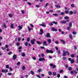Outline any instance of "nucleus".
<instances>
[{
  "mask_svg": "<svg viewBox=\"0 0 78 78\" xmlns=\"http://www.w3.org/2000/svg\"><path fill=\"white\" fill-rule=\"evenodd\" d=\"M64 78H68V77L66 76H65L64 77Z\"/></svg>",
  "mask_w": 78,
  "mask_h": 78,
  "instance_id": "774afa93",
  "label": "nucleus"
},
{
  "mask_svg": "<svg viewBox=\"0 0 78 78\" xmlns=\"http://www.w3.org/2000/svg\"><path fill=\"white\" fill-rule=\"evenodd\" d=\"M11 54H12V52H10L9 53H8V55H11Z\"/></svg>",
  "mask_w": 78,
  "mask_h": 78,
  "instance_id": "338daca9",
  "label": "nucleus"
},
{
  "mask_svg": "<svg viewBox=\"0 0 78 78\" xmlns=\"http://www.w3.org/2000/svg\"><path fill=\"white\" fill-rule=\"evenodd\" d=\"M22 56H23V57H24L25 56V54L24 53H22Z\"/></svg>",
  "mask_w": 78,
  "mask_h": 78,
  "instance_id": "c756f323",
  "label": "nucleus"
},
{
  "mask_svg": "<svg viewBox=\"0 0 78 78\" xmlns=\"http://www.w3.org/2000/svg\"><path fill=\"white\" fill-rule=\"evenodd\" d=\"M16 45L17 46H20V43L19 42H17L16 43Z\"/></svg>",
  "mask_w": 78,
  "mask_h": 78,
  "instance_id": "58836bf2",
  "label": "nucleus"
},
{
  "mask_svg": "<svg viewBox=\"0 0 78 78\" xmlns=\"http://www.w3.org/2000/svg\"><path fill=\"white\" fill-rule=\"evenodd\" d=\"M32 58L34 60H36V58L34 57H32Z\"/></svg>",
  "mask_w": 78,
  "mask_h": 78,
  "instance_id": "5fc2aeb1",
  "label": "nucleus"
},
{
  "mask_svg": "<svg viewBox=\"0 0 78 78\" xmlns=\"http://www.w3.org/2000/svg\"><path fill=\"white\" fill-rule=\"evenodd\" d=\"M53 75V76H56V73L55 72H53L52 73Z\"/></svg>",
  "mask_w": 78,
  "mask_h": 78,
  "instance_id": "4be33fe9",
  "label": "nucleus"
},
{
  "mask_svg": "<svg viewBox=\"0 0 78 78\" xmlns=\"http://www.w3.org/2000/svg\"><path fill=\"white\" fill-rule=\"evenodd\" d=\"M21 12L22 14H25V12H24V10H23L21 11Z\"/></svg>",
  "mask_w": 78,
  "mask_h": 78,
  "instance_id": "37998d69",
  "label": "nucleus"
},
{
  "mask_svg": "<svg viewBox=\"0 0 78 78\" xmlns=\"http://www.w3.org/2000/svg\"><path fill=\"white\" fill-rule=\"evenodd\" d=\"M71 74H73V73H74V72H73V71H71Z\"/></svg>",
  "mask_w": 78,
  "mask_h": 78,
  "instance_id": "052dcab7",
  "label": "nucleus"
},
{
  "mask_svg": "<svg viewBox=\"0 0 78 78\" xmlns=\"http://www.w3.org/2000/svg\"><path fill=\"white\" fill-rule=\"evenodd\" d=\"M18 28H19L18 30H19V31L20 30H21V29H22V27L21 26H19L18 27Z\"/></svg>",
  "mask_w": 78,
  "mask_h": 78,
  "instance_id": "9d476101",
  "label": "nucleus"
},
{
  "mask_svg": "<svg viewBox=\"0 0 78 78\" xmlns=\"http://www.w3.org/2000/svg\"><path fill=\"white\" fill-rule=\"evenodd\" d=\"M20 62H18L17 63V65L19 66V65H20Z\"/></svg>",
  "mask_w": 78,
  "mask_h": 78,
  "instance_id": "c03bdc74",
  "label": "nucleus"
},
{
  "mask_svg": "<svg viewBox=\"0 0 78 78\" xmlns=\"http://www.w3.org/2000/svg\"><path fill=\"white\" fill-rule=\"evenodd\" d=\"M36 41V39H34L33 40H31V43L32 44H34L35 43L34 42Z\"/></svg>",
  "mask_w": 78,
  "mask_h": 78,
  "instance_id": "7ed1b4c3",
  "label": "nucleus"
},
{
  "mask_svg": "<svg viewBox=\"0 0 78 78\" xmlns=\"http://www.w3.org/2000/svg\"><path fill=\"white\" fill-rule=\"evenodd\" d=\"M41 72V70L40 69L38 70L37 73H40V72Z\"/></svg>",
  "mask_w": 78,
  "mask_h": 78,
  "instance_id": "79ce46f5",
  "label": "nucleus"
},
{
  "mask_svg": "<svg viewBox=\"0 0 78 78\" xmlns=\"http://www.w3.org/2000/svg\"><path fill=\"white\" fill-rule=\"evenodd\" d=\"M37 44H39V45H41V42L40 41H37Z\"/></svg>",
  "mask_w": 78,
  "mask_h": 78,
  "instance_id": "bb28decb",
  "label": "nucleus"
},
{
  "mask_svg": "<svg viewBox=\"0 0 78 78\" xmlns=\"http://www.w3.org/2000/svg\"><path fill=\"white\" fill-rule=\"evenodd\" d=\"M47 42H48V44H50V43H51V39H48L47 40Z\"/></svg>",
  "mask_w": 78,
  "mask_h": 78,
  "instance_id": "1a4fd4ad",
  "label": "nucleus"
},
{
  "mask_svg": "<svg viewBox=\"0 0 78 78\" xmlns=\"http://www.w3.org/2000/svg\"><path fill=\"white\" fill-rule=\"evenodd\" d=\"M73 35H76V32L75 31H73Z\"/></svg>",
  "mask_w": 78,
  "mask_h": 78,
  "instance_id": "cd10ccee",
  "label": "nucleus"
},
{
  "mask_svg": "<svg viewBox=\"0 0 78 78\" xmlns=\"http://www.w3.org/2000/svg\"><path fill=\"white\" fill-rule=\"evenodd\" d=\"M13 27H14V25L13 24H11L10 26V27L11 28H13Z\"/></svg>",
  "mask_w": 78,
  "mask_h": 78,
  "instance_id": "4c0bfd02",
  "label": "nucleus"
},
{
  "mask_svg": "<svg viewBox=\"0 0 78 78\" xmlns=\"http://www.w3.org/2000/svg\"><path fill=\"white\" fill-rule=\"evenodd\" d=\"M69 61H70L71 64H73V63H74V62H75V61H74V59H72V58H69Z\"/></svg>",
  "mask_w": 78,
  "mask_h": 78,
  "instance_id": "f03ea898",
  "label": "nucleus"
},
{
  "mask_svg": "<svg viewBox=\"0 0 78 78\" xmlns=\"http://www.w3.org/2000/svg\"><path fill=\"white\" fill-rule=\"evenodd\" d=\"M63 53L62 54V55L64 56H66V51L64 50H63Z\"/></svg>",
  "mask_w": 78,
  "mask_h": 78,
  "instance_id": "20e7f679",
  "label": "nucleus"
},
{
  "mask_svg": "<svg viewBox=\"0 0 78 78\" xmlns=\"http://www.w3.org/2000/svg\"><path fill=\"white\" fill-rule=\"evenodd\" d=\"M48 73H49V75H51L52 74V73H51V71H49L48 72Z\"/></svg>",
  "mask_w": 78,
  "mask_h": 78,
  "instance_id": "f704fd0d",
  "label": "nucleus"
},
{
  "mask_svg": "<svg viewBox=\"0 0 78 78\" xmlns=\"http://www.w3.org/2000/svg\"><path fill=\"white\" fill-rule=\"evenodd\" d=\"M47 44V41H44L43 42V45H44V46H45V45H47V44Z\"/></svg>",
  "mask_w": 78,
  "mask_h": 78,
  "instance_id": "4468645a",
  "label": "nucleus"
},
{
  "mask_svg": "<svg viewBox=\"0 0 78 78\" xmlns=\"http://www.w3.org/2000/svg\"><path fill=\"white\" fill-rule=\"evenodd\" d=\"M64 19H69V17L68 16H65L64 17Z\"/></svg>",
  "mask_w": 78,
  "mask_h": 78,
  "instance_id": "393cba45",
  "label": "nucleus"
},
{
  "mask_svg": "<svg viewBox=\"0 0 78 78\" xmlns=\"http://www.w3.org/2000/svg\"><path fill=\"white\" fill-rule=\"evenodd\" d=\"M65 13H66V14H68L69 13V11L66 10L65 12Z\"/></svg>",
  "mask_w": 78,
  "mask_h": 78,
  "instance_id": "de8ad7c7",
  "label": "nucleus"
},
{
  "mask_svg": "<svg viewBox=\"0 0 78 78\" xmlns=\"http://www.w3.org/2000/svg\"><path fill=\"white\" fill-rule=\"evenodd\" d=\"M20 39H21V38H19L18 39V41H19V42L20 41Z\"/></svg>",
  "mask_w": 78,
  "mask_h": 78,
  "instance_id": "864d4df0",
  "label": "nucleus"
},
{
  "mask_svg": "<svg viewBox=\"0 0 78 78\" xmlns=\"http://www.w3.org/2000/svg\"><path fill=\"white\" fill-rule=\"evenodd\" d=\"M16 58H17V55H13V59L14 60H16Z\"/></svg>",
  "mask_w": 78,
  "mask_h": 78,
  "instance_id": "f8f14e48",
  "label": "nucleus"
},
{
  "mask_svg": "<svg viewBox=\"0 0 78 78\" xmlns=\"http://www.w3.org/2000/svg\"><path fill=\"white\" fill-rule=\"evenodd\" d=\"M39 25H41L42 27H46V25L45 24H39Z\"/></svg>",
  "mask_w": 78,
  "mask_h": 78,
  "instance_id": "dca6fc26",
  "label": "nucleus"
},
{
  "mask_svg": "<svg viewBox=\"0 0 78 78\" xmlns=\"http://www.w3.org/2000/svg\"><path fill=\"white\" fill-rule=\"evenodd\" d=\"M52 23H54V24H58V22H56L55 21H52Z\"/></svg>",
  "mask_w": 78,
  "mask_h": 78,
  "instance_id": "a878e982",
  "label": "nucleus"
},
{
  "mask_svg": "<svg viewBox=\"0 0 78 78\" xmlns=\"http://www.w3.org/2000/svg\"><path fill=\"white\" fill-rule=\"evenodd\" d=\"M66 53L67 55H69V53L68 52H66Z\"/></svg>",
  "mask_w": 78,
  "mask_h": 78,
  "instance_id": "69168bd1",
  "label": "nucleus"
},
{
  "mask_svg": "<svg viewBox=\"0 0 78 78\" xmlns=\"http://www.w3.org/2000/svg\"><path fill=\"white\" fill-rule=\"evenodd\" d=\"M55 48L56 50H58V48L57 46L55 47Z\"/></svg>",
  "mask_w": 78,
  "mask_h": 78,
  "instance_id": "680f3d73",
  "label": "nucleus"
},
{
  "mask_svg": "<svg viewBox=\"0 0 78 78\" xmlns=\"http://www.w3.org/2000/svg\"><path fill=\"white\" fill-rule=\"evenodd\" d=\"M24 44L26 46H27L28 45V42H26Z\"/></svg>",
  "mask_w": 78,
  "mask_h": 78,
  "instance_id": "a18cd8bd",
  "label": "nucleus"
},
{
  "mask_svg": "<svg viewBox=\"0 0 78 78\" xmlns=\"http://www.w3.org/2000/svg\"><path fill=\"white\" fill-rule=\"evenodd\" d=\"M55 44H59V42L58 41H55Z\"/></svg>",
  "mask_w": 78,
  "mask_h": 78,
  "instance_id": "4d7b16f0",
  "label": "nucleus"
},
{
  "mask_svg": "<svg viewBox=\"0 0 78 78\" xmlns=\"http://www.w3.org/2000/svg\"><path fill=\"white\" fill-rule=\"evenodd\" d=\"M9 16L11 18H12V14L9 13Z\"/></svg>",
  "mask_w": 78,
  "mask_h": 78,
  "instance_id": "6ab92c4d",
  "label": "nucleus"
},
{
  "mask_svg": "<svg viewBox=\"0 0 78 78\" xmlns=\"http://www.w3.org/2000/svg\"><path fill=\"white\" fill-rule=\"evenodd\" d=\"M2 50H5V47H2Z\"/></svg>",
  "mask_w": 78,
  "mask_h": 78,
  "instance_id": "e2e57ef3",
  "label": "nucleus"
},
{
  "mask_svg": "<svg viewBox=\"0 0 78 78\" xmlns=\"http://www.w3.org/2000/svg\"><path fill=\"white\" fill-rule=\"evenodd\" d=\"M2 72L3 73H7L8 72V70L6 69V70L4 69H2Z\"/></svg>",
  "mask_w": 78,
  "mask_h": 78,
  "instance_id": "423d86ee",
  "label": "nucleus"
},
{
  "mask_svg": "<svg viewBox=\"0 0 78 78\" xmlns=\"http://www.w3.org/2000/svg\"><path fill=\"white\" fill-rule=\"evenodd\" d=\"M67 28L68 30H69L71 29V27L70 26L68 27Z\"/></svg>",
  "mask_w": 78,
  "mask_h": 78,
  "instance_id": "b1692460",
  "label": "nucleus"
},
{
  "mask_svg": "<svg viewBox=\"0 0 78 78\" xmlns=\"http://www.w3.org/2000/svg\"><path fill=\"white\" fill-rule=\"evenodd\" d=\"M39 60L40 61H45V58H40L39 59Z\"/></svg>",
  "mask_w": 78,
  "mask_h": 78,
  "instance_id": "6e6552de",
  "label": "nucleus"
},
{
  "mask_svg": "<svg viewBox=\"0 0 78 78\" xmlns=\"http://www.w3.org/2000/svg\"><path fill=\"white\" fill-rule=\"evenodd\" d=\"M28 4L29 5H31V3L29 2H27Z\"/></svg>",
  "mask_w": 78,
  "mask_h": 78,
  "instance_id": "8fccbe9b",
  "label": "nucleus"
},
{
  "mask_svg": "<svg viewBox=\"0 0 78 78\" xmlns=\"http://www.w3.org/2000/svg\"><path fill=\"white\" fill-rule=\"evenodd\" d=\"M53 15L55 16H58V15L57 14H53Z\"/></svg>",
  "mask_w": 78,
  "mask_h": 78,
  "instance_id": "a19ab883",
  "label": "nucleus"
},
{
  "mask_svg": "<svg viewBox=\"0 0 78 78\" xmlns=\"http://www.w3.org/2000/svg\"><path fill=\"white\" fill-rule=\"evenodd\" d=\"M30 74H31V75H34V71H31Z\"/></svg>",
  "mask_w": 78,
  "mask_h": 78,
  "instance_id": "2eb2a0df",
  "label": "nucleus"
},
{
  "mask_svg": "<svg viewBox=\"0 0 78 78\" xmlns=\"http://www.w3.org/2000/svg\"><path fill=\"white\" fill-rule=\"evenodd\" d=\"M40 31L41 32L40 33V34H41V35H42V34L43 33H44V32L43 31V30H42V29H41Z\"/></svg>",
  "mask_w": 78,
  "mask_h": 78,
  "instance_id": "ddd939ff",
  "label": "nucleus"
},
{
  "mask_svg": "<svg viewBox=\"0 0 78 78\" xmlns=\"http://www.w3.org/2000/svg\"><path fill=\"white\" fill-rule=\"evenodd\" d=\"M72 67H70L68 68L69 70H72Z\"/></svg>",
  "mask_w": 78,
  "mask_h": 78,
  "instance_id": "72a5a7b5",
  "label": "nucleus"
},
{
  "mask_svg": "<svg viewBox=\"0 0 78 78\" xmlns=\"http://www.w3.org/2000/svg\"><path fill=\"white\" fill-rule=\"evenodd\" d=\"M57 53L58 55H60V53H61V51L59 50H58L57 51Z\"/></svg>",
  "mask_w": 78,
  "mask_h": 78,
  "instance_id": "f3484780",
  "label": "nucleus"
},
{
  "mask_svg": "<svg viewBox=\"0 0 78 78\" xmlns=\"http://www.w3.org/2000/svg\"><path fill=\"white\" fill-rule=\"evenodd\" d=\"M46 52L47 53H53V51H52V50H49L48 49H47L46 51Z\"/></svg>",
  "mask_w": 78,
  "mask_h": 78,
  "instance_id": "f257e3e1",
  "label": "nucleus"
},
{
  "mask_svg": "<svg viewBox=\"0 0 78 78\" xmlns=\"http://www.w3.org/2000/svg\"><path fill=\"white\" fill-rule=\"evenodd\" d=\"M6 68H7V69H8V68H9V65H6Z\"/></svg>",
  "mask_w": 78,
  "mask_h": 78,
  "instance_id": "13d9d810",
  "label": "nucleus"
},
{
  "mask_svg": "<svg viewBox=\"0 0 78 78\" xmlns=\"http://www.w3.org/2000/svg\"><path fill=\"white\" fill-rule=\"evenodd\" d=\"M51 30H52V31H58L57 29H55L54 27H52L51 28Z\"/></svg>",
  "mask_w": 78,
  "mask_h": 78,
  "instance_id": "0eeeda50",
  "label": "nucleus"
},
{
  "mask_svg": "<svg viewBox=\"0 0 78 78\" xmlns=\"http://www.w3.org/2000/svg\"><path fill=\"white\" fill-rule=\"evenodd\" d=\"M28 27V30H29V31H31V28H30L29 27Z\"/></svg>",
  "mask_w": 78,
  "mask_h": 78,
  "instance_id": "c9c22d12",
  "label": "nucleus"
},
{
  "mask_svg": "<svg viewBox=\"0 0 78 78\" xmlns=\"http://www.w3.org/2000/svg\"><path fill=\"white\" fill-rule=\"evenodd\" d=\"M49 5V4L48 3H47L46 4L44 7H46L47 6H48V5Z\"/></svg>",
  "mask_w": 78,
  "mask_h": 78,
  "instance_id": "473e14b6",
  "label": "nucleus"
},
{
  "mask_svg": "<svg viewBox=\"0 0 78 78\" xmlns=\"http://www.w3.org/2000/svg\"><path fill=\"white\" fill-rule=\"evenodd\" d=\"M55 6L56 8H59L60 7V5H56Z\"/></svg>",
  "mask_w": 78,
  "mask_h": 78,
  "instance_id": "c85d7f7f",
  "label": "nucleus"
},
{
  "mask_svg": "<svg viewBox=\"0 0 78 78\" xmlns=\"http://www.w3.org/2000/svg\"><path fill=\"white\" fill-rule=\"evenodd\" d=\"M69 36L70 39H72V34H70L69 35Z\"/></svg>",
  "mask_w": 78,
  "mask_h": 78,
  "instance_id": "5701e85b",
  "label": "nucleus"
},
{
  "mask_svg": "<svg viewBox=\"0 0 78 78\" xmlns=\"http://www.w3.org/2000/svg\"><path fill=\"white\" fill-rule=\"evenodd\" d=\"M4 28H6V25H5V24H4V26H3Z\"/></svg>",
  "mask_w": 78,
  "mask_h": 78,
  "instance_id": "3c124183",
  "label": "nucleus"
},
{
  "mask_svg": "<svg viewBox=\"0 0 78 78\" xmlns=\"http://www.w3.org/2000/svg\"><path fill=\"white\" fill-rule=\"evenodd\" d=\"M49 26H52V25H53V24L52 23H49Z\"/></svg>",
  "mask_w": 78,
  "mask_h": 78,
  "instance_id": "e433bc0d",
  "label": "nucleus"
},
{
  "mask_svg": "<svg viewBox=\"0 0 78 78\" xmlns=\"http://www.w3.org/2000/svg\"><path fill=\"white\" fill-rule=\"evenodd\" d=\"M71 56L72 58H74V57H75V55H71Z\"/></svg>",
  "mask_w": 78,
  "mask_h": 78,
  "instance_id": "09e8293b",
  "label": "nucleus"
},
{
  "mask_svg": "<svg viewBox=\"0 0 78 78\" xmlns=\"http://www.w3.org/2000/svg\"><path fill=\"white\" fill-rule=\"evenodd\" d=\"M41 57H44V54H42L41 55Z\"/></svg>",
  "mask_w": 78,
  "mask_h": 78,
  "instance_id": "0e129e2a",
  "label": "nucleus"
},
{
  "mask_svg": "<svg viewBox=\"0 0 78 78\" xmlns=\"http://www.w3.org/2000/svg\"><path fill=\"white\" fill-rule=\"evenodd\" d=\"M46 37H51L50 36V34L49 33H48L46 34Z\"/></svg>",
  "mask_w": 78,
  "mask_h": 78,
  "instance_id": "39448f33",
  "label": "nucleus"
},
{
  "mask_svg": "<svg viewBox=\"0 0 78 78\" xmlns=\"http://www.w3.org/2000/svg\"><path fill=\"white\" fill-rule=\"evenodd\" d=\"M27 42H30V38H28L27 39Z\"/></svg>",
  "mask_w": 78,
  "mask_h": 78,
  "instance_id": "2f4dec72",
  "label": "nucleus"
},
{
  "mask_svg": "<svg viewBox=\"0 0 78 78\" xmlns=\"http://www.w3.org/2000/svg\"><path fill=\"white\" fill-rule=\"evenodd\" d=\"M60 14L61 15H62V16H63V15H64V13L62 12H61V13H60Z\"/></svg>",
  "mask_w": 78,
  "mask_h": 78,
  "instance_id": "bf43d9fd",
  "label": "nucleus"
},
{
  "mask_svg": "<svg viewBox=\"0 0 78 78\" xmlns=\"http://www.w3.org/2000/svg\"><path fill=\"white\" fill-rule=\"evenodd\" d=\"M22 69L23 70H25V66H23L22 67Z\"/></svg>",
  "mask_w": 78,
  "mask_h": 78,
  "instance_id": "7c9ffc66",
  "label": "nucleus"
},
{
  "mask_svg": "<svg viewBox=\"0 0 78 78\" xmlns=\"http://www.w3.org/2000/svg\"><path fill=\"white\" fill-rule=\"evenodd\" d=\"M36 6L37 8H39V7H40V5H36Z\"/></svg>",
  "mask_w": 78,
  "mask_h": 78,
  "instance_id": "49530a36",
  "label": "nucleus"
},
{
  "mask_svg": "<svg viewBox=\"0 0 78 78\" xmlns=\"http://www.w3.org/2000/svg\"><path fill=\"white\" fill-rule=\"evenodd\" d=\"M71 7H73V8L74 6H75V5L73 4H72L71 5Z\"/></svg>",
  "mask_w": 78,
  "mask_h": 78,
  "instance_id": "ea45409f",
  "label": "nucleus"
},
{
  "mask_svg": "<svg viewBox=\"0 0 78 78\" xmlns=\"http://www.w3.org/2000/svg\"><path fill=\"white\" fill-rule=\"evenodd\" d=\"M69 14V15H71V14H73V12L72 11H70Z\"/></svg>",
  "mask_w": 78,
  "mask_h": 78,
  "instance_id": "412c9836",
  "label": "nucleus"
},
{
  "mask_svg": "<svg viewBox=\"0 0 78 78\" xmlns=\"http://www.w3.org/2000/svg\"><path fill=\"white\" fill-rule=\"evenodd\" d=\"M60 41H61V42H62L63 43V44H65V41H64L62 40V39H61L60 40Z\"/></svg>",
  "mask_w": 78,
  "mask_h": 78,
  "instance_id": "aec40b11",
  "label": "nucleus"
},
{
  "mask_svg": "<svg viewBox=\"0 0 78 78\" xmlns=\"http://www.w3.org/2000/svg\"><path fill=\"white\" fill-rule=\"evenodd\" d=\"M8 75H12V73H9L8 74Z\"/></svg>",
  "mask_w": 78,
  "mask_h": 78,
  "instance_id": "603ef678",
  "label": "nucleus"
},
{
  "mask_svg": "<svg viewBox=\"0 0 78 78\" xmlns=\"http://www.w3.org/2000/svg\"><path fill=\"white\" fill-rule=\"evenodd\" d=\"M58 78H59L60 77V74H58L57 75Z\"/></svg>",
  "mask_w": 78,
  "mask_h": 78,
  "instance_id": "6e6d98bb",
  "label": "nucleus"
},
{
  "mask_svg": "<svg viewBox=\"0 0 78 78\" xmlns=\"http://www.w3.org/2000/svg\"><path fill=\"white\" fill-rule=\"evenodd\" d=\"M69 26L72 27V22H70L69 24Z\"/></svg>",
  "mask_w": 78,
  "mask_h": 78,
  "instance_id": "a211bd4d",
  "label": "nucleus"
},
{
  "mask_svg": "<svg viewBox=\"0 0 78 78\" xmlns=\"http://www.w3.org/2000/svg\"><path fill=\"white\" fill-rule=\"evenodd\" d=\"M61 22L62 23L66 24V23H67V21L62 20L61 21Z\"/></svg>",
  "mask_w": 78,
  "mask_h": 78,
  "instance_id": "9b49d317",
  "label": "nucleus"
}]
</instances>
